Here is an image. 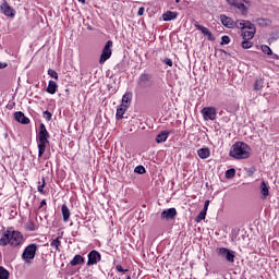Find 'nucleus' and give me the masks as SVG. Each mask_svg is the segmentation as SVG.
Returning <instances> with one entry per match:
<instances>
[{
    "mask_svg": "<svg viewBox=\"0 0 279 279\" xmlns=\"http://www.w3.org/2000/svg\"><path fill=\"white\" fill-rule=\"evenodd\" d=\"M270 21L267 19H258L257 20V25H259V27H267V25H270Z\"/></svg>",
    "mask_w": 279,
    "mask_h": 279,
    "instance_id": "obj_31",
    "label": "nucleus"
},
{
    "mask_svg": "<svg viewBox=\"0 0 279 279\" xmlns=\"http://www.w3.org/2000/svg\"><path fill=\"white\" fill-rule=\"evenodd\" d=\"M0 9L4 16H9L10 19H14V16H16V11L10 5V3H8L7 0H3Z\"/></svg>",
    "mask_w": 279,
    "mask_h": 279,
    "instance_id": "obj_9",
    "label": "nucleus"
},
{
    "mask_svg": "<svg viewBox=\"0 0 279 279\" xmlns=\"http://www.w3.org/2000/svg\"><path fill=\"white\" fill-rule=\"evenodd\" d=\"M61 213H62L63 221L64 223H66V221H69V219L71 218V210L66 205H62Z\"/></svg>",
    "mask_w": 279,
    "mask_h": 279,
    "instance_id": "obj_19",
    "label": "nucleus"
},
{
    "mask_svg": "<svg viewBox=\"0 0 279 279\" xmlns=\"http://www.w3.org/2000/svg\"><path fill=\"white\" fill-rule=\"evenodd\" d=\"M220 21L225 27H228V29H234V27H236V22H233L231 17H228L227 15H220Z\"/></svg>",
    "mask_w": 279,
    "mask_h": 279,
    "instance_id": "obj_14",
    "label": "nucleus"
},
{
    "mask_svg": "<svg viewBox=\"0 0 279 279\" xmlns=\"http://www.w3.org/2000/svg\"><path fill=\"white\" fill-rule=\"evenodd\" d=\"M194 27L198 29V32H202L203 36H207L208 40L214 41L215 40V35L208 29L206 26H202L198 23L194 24Z\"/></svg>",
    "mask_w": 279,
    "mask_h": 279,
    "instance_id": "obj_12",
    "label": "nucleus"
},
{
    "mask_svg": "<svg viewBox=\"0 0 279 279\" xmlns=\"http://www.w3.org/2000/svg\"><path fill=\"white\" fill-rule=\"evenodd\" d=\"M81 3H86V0H78Z\"/></svg>",
    "mask_w": 279,
    "mask_h": 279,
    "instance_id": "obj_49",
    "label": "nucleus"
},
{
    "mask_svg": "<svg viewBox=\"0 0 279 279\" xmlns=\"http://www.w3.org/2000/svg\"><path fill=\"white\" fill-rule=\"evenodd\" d=\"M84 263V257L82 255H75L73 259L70 262L72 267H77V265H82Z\"/></svg>",
    "mask_w": 279,
    "mask_h": 279,
    "instance_id": "obj_23",
    "label": "nucleus"
},
{
    "mask_svg": "<svg viewBox=\"0 0 279 279\" xmlns=\"http://www.w3.org/2000/svg\"><path fill=\"white\" fill-rule=\"evenodd\" d=\"M131 104H132V93L126 92V93L122 96L121 106H124L125 108H130Z\"/></svg>",
    "mask_w": 279,
    "mask_h": 279,
    "instance_id": "obj_17",
    "label": "nucleus"
},
{
    "mask_svg": "<svg viewBox=\"0 0 279 279\" xmlns=\"http://www.w3.org/2000/svg\"><path fill=\"white\" fill-rule=\"evenodd\" d=\"M220 45H230V37L228 35L222 36Z\"/></svg>",
    "mask_w": 279,
    "mask_h": 279,
    "instance_id": "obj_37",
    "label": "nucleus"
},
{
    "mask_svg": "<svg viewBox=\"0 0 279 279\" xmlns=\"http://www.w3.org/2000/svg\"><path fill=\"white\" fill-rule=\"evenodd\" d=\"M25 228L29 232H34V230H36V225L33 221H28L25 223Z\"/></svg>",
    "mask_w": 279,
    "mask_h": 279,
    "instance_id": "obj_34",
    "label": "nucleus"
},
{
    "mask_svg": "<svg viewBox=\"0 0 279 279\" xmlns=\"http://www.w3.org/2000/svg\"><path fill=\"white\" fill-rule=\"evenodd\" d=\"M204 219H206V210H202L199 214H198V216H197V218H196V221L199 223V221H204Z\"/></svg>",
    "mask_w": 279,
    "mask_h": 279,
    "instance_id": "obj_35",
    "label": "nucleus"
},
{
    "mask_svg": "<svg viewBox=\"0 0 279 279\" xmlns=\"http://www.w3.org/2000/svg\"><path fill=\"white\" fill-rule=\"evenodd\" d=\"M38 251V245L29 244L25 247L22 253V260L29 265L34 258H36V252Z\"/></svg>",
    "mask_w": 279,
    "mask_h": 279,
    "instance_id": "obj_4",
    "label": "nucleus"
},
{
    "mask_svg": "<svg viewBox=\"0 0 279 279\" xmlns=\"http://www.w3.org/2000/svg\"><path fill=\"white\" fill-rule=\"evenodd\" d=\"M225 175H226L227 180H232V178H234V175H236V170L234 168H231L226 171Z\"/></svg>",
    "mask_w": 279,
    "mask_h": 279,
    "instance_id": "obj_29",
    "label": "nucleus"
},
{
    "mask_svg": "<svg viewBox=\"0 0 279 279\" xmlns=\"http://www.w3.org/2000/svg\"><path fill=\"white\" fill-rule=\"evenodd\" d=\"M154 80L151 74L143 73L137 80V85L140 88H150L153 86Z\"/></svg>",
    "mask_w": 279,
    "mask_h": 279,
    "instance_id": "obj_6",
    "label": "nucleus"
},
{
    "mask_svg": "<svg viewBox=\"0 0 279 279\" xmlns=\"http://www.w3.org/2000/svg\"><path fill=\"white\" fill-rule=\"evenodd\" d=\"M126 279H132V277L128 276Z\"/></svg>",
    "mask_w": 279,
    "mask_h": 279,
    "instance_id": "obj_50",
    "label": "nucleus"
},
{
    "mask_svg": "<svg viewBox=\"0 0 279 279\" xmlns=\"http://www.w3.org/2000/svg\"><path fill=\"white\" fill-rule=\"evenodd\" d=\"M10 278V271L5 269L3 266H0V279H8Z\"/></svg>",
    "mask_w": 279,
    "mask_h": 279,
    "instance_id": "obj_28",
    "label": "nucleus"
},
{
    "mask_svg": "<svg viewBox=\"0 0 279 279\" xmlns=\"http://www.w3.org/2000/svg\"><path fill=\"white\" fill-rule=\"evenodd\" d=\"M262 51H263V53H266V56H274V51L267 45L262 46Z\"/></svg>",
    "mask_w": 279,
    "mask_h": 279,
    "instance_id": "obj_33",
    "label": "nucleus"
},
{
    "mask_svg": "<svg viewBox=\"0 0 279 279\" xmlns=\"http://www.w3.org/2000/svg\"><path fill=\"white\" fill-rule=\"evenodd\" d=\"M48 75H49L50 77H52L53 80H58V72H56V70L49 69V70H48Z\"/></svg>",
    "mask_w": 279,
    "mask_h": 279,
    "instance_id": "obj_38",
    "label": "nucleus"
},
{
    "mask_svg": "<svg viewBox=\"0 0 279 279\" xmlns=\"http://www.w3.org/2000/svg\"><path fill=\"white\" fill-rule=\"evenodd\" d=\"M49 142H38V158H43L45 151H47V144Z\"/></svg>",
    "mask_w": 279,
    "mask_h": 279,
    "instance_id": "obj_22",
    "label": "nucleus"
},
{
    "mask_svg": "<svg viewBox=\"0 0 279 279\" xmlns=\"http://www.w3.org/2000/svg\"><path fill=\"white\" fill-rule=\"evenodd\" d=\"M112 56V40H108L102 49L99 63L105 64L107 60H110Z\"/></svg>",
    "mask_w": 279,
    "mask_h": 279,
    "instance_id": "obj_7",
    "label": "nucleus"
},
{
    "mask_svg": "<svg viewBox=\"0 0 279 279\" xmlns=\"http://www.w3.org/2000/svg\"><path fill=\"white\" fill-rule=\"evenodd\" d=\"M260 193L263 195V199H266L269 196V186H267L265 181H263L260 184Z\"/></svg>",
    "mask_w": 279,
    "mask_h": 279,
    "instance_id": "obj_24",
    "label": "nucleus"
},
{
    "mask_svg": "<svg viewBox=\"0 0 279 279\" xmlns=\"http://www.w3.org/2000/svg\"><path fill=\"white\" fill-rule=\"evenodd\" d=\"M44 206H47V201H45V199H43V201L40 202L39 208H43Z\"/></svg>",
    "mask_w": 279,
    "mask_h": 279,
    "instance_id": "obj_46",
    "label": "nucleus"
},
{
    "mask_svg": "<svg viewBox=\"0 0 279 279\" xmlns=\"http://www.w3.org/2000/svg\"><path fill=\"white\" fill-rule=\"evenodd\" d=\"M233 8H236L238 10H240L243 16L247 15V7H245L243 2H235Z\"/></svg>",
    "mask_w": 279,
    "mask_h": 279,
    "instance_id": "obj_26",
    "label": "nucleus"
},
{
    "mask_svg": "<svg viewBox=\"0 0 279 279\" xmlns=\"http://www.w3.org/2000/svg\"><path fill=\"white\" fill-rule=\"evenodd\" d=\"M252 47H254V44L250 41V39H243L242 41L243 49H252Z\"/></svg>",
    "mask_w": 279,
    "mask_h": 279,
    "instance_id": "obj_32",
    "label": "nucleus"
},
{
    "mask_svg": "<svg viewBox=\"0 0 279 279\" xmlns=\"http://www.w3.org/2000/svg\"><path fill=\"white\" fill-rule=\"evenodd\" d=\"M14 119L17 121V123H22L23 125H27V123H29V118L25 117L23 111H16L14 113Z\"/></svg>",
    "mask_w": 279,
    "mask_h": 279,
    "instance_id": "obj_15",
    "label": "nucleus"
},
{
    "mask_svg": "<svg viewBox=\"0 0 279 279\" xmlns=\"http://www.w3.org/2000/svg\"><path fill=\"white\" fill-rule=\"evenodd\" d=\"M163 64H167V66H173V61L171 59H169V58H166L163 60Z\"/></svg>",
    "mask_w": 279,
    "mask_h": 279,
    "instance_id": "obj_39",
    "label": "nucleus"
},
{
    "mask_svg": "<svg viewBox=\"0 0 279 279\" xmlns=\"http://www.w3.org/2000/svg\"><path fill=\"white\" fill-rule=\"evenodd\" d=\"M116 269H117V271H120L121 274H125V271H128V269H123V266H121V265H117Z\"/></svg>",
    "mask_w": 279,
    "mask_h": 279,
    "instance_id": "obj_42",
    "label": "nucleus"
},
{
    "mask_svg": "<svg viewBox=\"0 0 279 279\" xmlns=\"http://www.w3.org/2000/svg\"><path fill=\"white\" fill-rule=\"evenodd\" d=\"M178 215V210L175 208H168L161 213V219H166V221H170V219H175Z\"/></svg>",
    "mask_w": 279,
    "mask_h": 279,
    "instance_id": "obj_13",
    "label": "nucleus"
},
{
    "mask_svg": "<svg viewBox=\"0 0 279 279\" xmlns=\"http://www.w3.org/2000/svg\"><path fill=\"white\" fill-rule=\"evenodd\" d=\"M217 254L222 260H227V263H234V258H236V253L226 247L217 248Z\"/></svg>",
    "mask_w": 279,
    "mask_h": 279,
    "instance_id": "obj_5",
    "label": "nucleus"
},
{
    "mask_svg": "<svg viewBox=\"0 0 279 279\" xmlns=\"http://www.w3.org/2000/svg\"><path fill=\"white\" fill-rule=\"evenodd\" d=\"M46 90L47 93H49V95H56V93H58V83H56L54 81H49Z\"/></svg>",
    "mask_w": 279,
    "mask_h": 279,
    "instance_id": "obj_18",
    "label": "nucleus"
},
{
    "mask_svg": "<svg viewBox=\"0 0 279 279\" xmlns=\"http://www.w3.org/2000/svg\"><path fill=\"white\" fill-rule=\"evenodd\" d=\"M25 243V238L23 233L14 230V228L9 227L0 235V246L5 247L11 245V247H21Z\"/></svg>",
    "mask_w": 279,
    "mask_h": 279,
    "instance_id": "obj_1",
    "label": "nucleus"
},
{
    "mask_svg": "<svg viewBox=\"0 0 279 279\" xmlns=\"http://www.w3.org/2000/svg\"><path fill=\"white\" fill-rule=\"evenodd\" d=\"M138 16H143V14H145V8L141 7L137 11Z\"/></svg>",
    "mask_w": 279,
    "mask_h": 279,
    "instance_id": "obj_43",
    "label": "nucleus"
},
{
    "mask_svg": "<svg viewBox=\"0 0 279 279\" xmlns=\"http://www.w3.org/2000/svg\"><path fill=\"white\" fill-rule=\"evenodd\" d=\"M44 117H45L46 121H51V112L44 111Z\"/></svg>",
    "mask_w": 279,
    "mask_h": 279,
    "instance_id": "obj_41",
    "label": "nucleus"
},
{
    "mask_svg": "<svg viewBox=\"0 0 279 279\" xmlns=\"http://www.w3.org/2000/svg\"><path fill=\"white\" fill-rule=\"evenodd\" d=\"M202 114L205 121H215L217 119V109L215 107H205L202 110Z\"/></svg>",
    "mask_w": 279,
    "mask_h": 279,
    "instance_id": "obj_8",
    "label": "nucleus"
},
{
    "mask_svg": "<svg viewBox=\"0 0 279 279\" xmlns=\"http://www.w3.org/2000/svg\"><path fill=\"white\" fill-rule=\"evenodd\" d=\"M264 84L265 83L263 82V78L256 80L254 84V90H263Z\"/></svg>",
    "mask_w": 279,
    "mask_h": 279,
    "instance_id": "obj_30",
    "label": "nucleus"
},
{
    "mask_svg": "<svg viewBox=\"0 0 279 279\" xmlns=\"http://www.w3.org/2000/svg\"><path fill=\"white\" fill-rule=\"evenodd\" d=\"M226 1L227 3H229V5H232V7L236 5V0H226Z\"/></svg>",
    "mask_w": 279,
    "mask_h": 279,
    "instance_id": "obj_45",
    "label": "nucleus"
},
{
    "mask_svg": "<svg viewBox=\"0 0 279 279\" xmlns=\"http://www.w3.org/2000/svg\"><path fill=\"white\" fill-rule=\"evenodd\" d=\"M60 245H62L60 238H57L50 242V246L54 247L57 252H60Z\"/></svg>",
    "mask_w": 279,
    "mask_h": 279,
    "instance_id": "obj_27",
    "label": "nucleus"
},
{
    "mask_svg": "<svg viewBox=\"0 0 279 279\" xmlns=\"http://www.w3.org/2000/svg\"><path fill=\"white\" fill-rule=\"evenodd\" d=\"M128 111V107L120 105L119 108L117 109L116 118L118 120L123 119V114Z\"/></svg>",
    "mask_w": 279,
    "mask_h": 279,
    "instance_id": "obj_25",
    "label": "nucleus"
},
{
    "mask_svg": "<svg viewBox=\"0 0 279 279\" xmlns=\"http://www.w3.org/2000/svg\"><path fill=\"white\" fill-rule=\"evenodd\" d=\"M169 131H163L161 133H159L156 137V143H165L167 142V140L169 138Z\"/></svg>",
    "mask_w": 279,
    "mask_h": 279,
    "instance_id": "obj_21",
    "label": "nucleus"
},
{
    "mask_svg": "<svg viewBox=\"0 0 279 279\" xmlns=\"http://www.w3.org/2000/svg\"><path fill=\"white\" fill-rule=\"evenodd\" d=\"M37 191L41 194L45 193V180H43V184L37 187Z\"/></svg>",
    "mask_w": 279,
    "mask_h": 279,
    "instance_id": "obj_40",
    "label": "nucleus"
},
{
    "mask_svg": "<svg viewBox=\"0 0 279 279\" xmlns=\"http://www.w3.org/2000/svg\"><path fill=\"white\" fill-rule=\"evenodd\" d=\"M229 156L235 160H245L252 156V148L244 142H236L232 145Z\"/></svg>",
    "mask_w": 279,
    "mask_h": 279,
    "instance_id": "obj_2",
    "label": "nucleus"
},
{
    "mask_svg": "<svg viewBox=\"0 0 279 279\" xmlns=\"http://www.w3.org/2000/svg\"><path fill=\"white\" fill-rule=\"evenodd\" d=\"M5 66H8V63H1L0 62V69H5Z\"/></svg>",
    "mask_w": 279,
    "mask_h": 279,
    "instance_id": "obj_48",
    "label": "nucleus"
},
{
    "mask_svg": "<svg viewBox=\"0 0 279 279\" xmlns=\"http://www.w3.org/2000/svg\"><path fill=\"white\" fill-rule=\"evenodd\" d=\"M238 29L241 31V36L243 40H252L256 36V26L247 20H238L235 21Z\"/></svg>",
    "mask_w": 279,
    "mask_h": 279,
    "instance_id": "obj_3",
    "label": "nucleus"
},
{
    "mask_svg": "<svg viewBox=\"0 0 279 279\" xmlns=\"http://www.w3.org/2000/svg\"><path fill=\"white\" fill-rule=\"evenodd\" d=\"M197 154L202 160H206V158H210V149L209 148H201L197 150Z\"/></svg>",
    "mask_w": 279,
    "mask_h": 279,
    "instance_id": "obj_20",
    "label": "nucleus"
},
{
    "mask_svg": "<svg viewBox=\"0 0 279 279\" xmlns=\"http://www.w3.org/2000/svg\"><path fill=\"white\" fill-rule=\"evenodd\" d=\"M179 13L175 11H167L166 13L162 14V20L166 22L169 21H175L178 19Z\"/></svg>",
    "mask_w": 279,
    "mask_h": 279,
    "instance_id": "obj_16",
    "label": "nucleus"
},
{
    "mask_svg": "<svg viewBox=\"0 0 279 279\" xmlns=\"http://www.w3.org/2000/svg\"><path fill=\"white\" fill-rule=\"evenodd\" d=\"M87 258V267H92V265H97L101 260V254L97 251H92L88 253Z\"/></svg>",
    "mask_w": 279,
    "mask_h": 279,
    "instance_id": "obj_10",
    "label": "nucleus"
},
{
    "mask_svg": "<svg viewBox=\"0 0 279 279\" xmlns=\"http://www.w3.org/2000/svg\"><path fill=\"white\" fill-rule=\"evenodd\" d=\"M134 172L138 173L140 175H143V173H145V167L137 166V167H135Z\"/></svg>",
    "mask_w": 279,
    "mask_h": 279,
    "instance_id": "obj_36",
    "label": "nucleus"
},
{
    "mask_svg": "<svg viewBox=\"0 0 279 279\" xmlns=\"http://www.w3.org/2000/svg\"><path fill=\"white\" fill-rule=\"evenodd\" d=\"M38 142L49 143V132L47 131V126H45V123H41L39 125Z\"/></svg>",
    "mask_w": 279,
    "mask_h": 279,
    "instance_id": "obj_11",
    "label": "nucleus"
},
{
    "mask_svg": "<svg viewBox=\"0 0 279 279\" xmlns=\"http://www.w3.org/2000/svg\"><path fill=\"white\" fill-rule=\"evenodd\" d=\"M208 206H210V201H205L203 210H205L207 213L208 211Z\"/></svg>",
    "mask_w": 279,
    "mask_h": 279,
    "instance_id": "obj_44",
    "label": "nucleus"
},
{
    "mask_svg": "<svg viewBox=\"0 0 279 279\" xmlns=\"http://www.w3.org/2000/svg\"><path fill=\"white\" fill-rule=\"evenodd\" d=\"M270 56H272V60H279V56H278V54L272 53V54H270Z\"/></svg>",
    "mask_w": 279,
    "mask_h": 279,
    "instance_id": "obj_47",
    "label": "nucleus"
}]
</instances>
